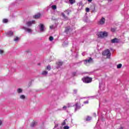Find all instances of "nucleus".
Listing matches in <instances>:
<instances>
[{
    "instance_id": "1",
    "label": "nucleus",
    "mask_w": 129,
    "mask_h": 129,
    "mask_svg": "<svg viewBox=\"0 0 129 129\" xmlns=\"http://www.w3.org/2000/svg\"><path fill=\"white\" fill-rule=\"evenodd\" d=\"M71 52H72V55L75 58L78 57V47L76 46L74 44L73 45V47L71 49Z\"/></svg>"
},
{
    "instance_id": "2",
    "label": "nucleus",
    "mask_w": 129,
    "mask_h": 129,
    "mask_svg": "<svg viewBox=\"0 0 129 129\" xmlns=\"http://www.w3.org/2000/svg\"><path fill=\"white\" fill-rule=\"evenodd\" d=\"M97 35L99 38H104V37H107V32H98Z\"/></svg>"
},
{
    "instance_id": "3",
    "label": "nucleus",
    "mask_w": 129,
    "mask_h": 129,
    "mask_svg": "<svg viewBox=\"0 0 129 129\" xmlns=\"http://www.w3.org/2000/svg\"><path fill=\"white\" fill-rule=\"evenodd\" d=\"M82 81L84 83H90L92 82V78L88 77H85L82 79Z\"/></svg>"
},
{
    "instance_id": "4",
    "label": "nucleus",
    "mask_w": 129,
    "mask_h": 129,
    "mask_svg": "<svg viewBox=\"0 0 129 129\" xmlns=\"http://www.w3.org/2000/svg\"><path fill=\"white\" fill-rule=\"evenodd\" d=\"M102 55L103 56H107V58H110V56L111 55V53H110V51H109V49H107L105 50L104 52L102 53Z\"/></svg>"
},
{
    "instance_id": "5",
    "label": "nucleus",
    "mask_w": 129,
    "mask_h": 129,
    "mask_svg": "<svg viewBox=\"0 0 129 129\" xmlns=\"http://www.w3.org/2000/svg\"><path fill=\"white\" fill-rule=\"evenodd\" d=\"M73 106L75 107V111L76 112L77 110H79V109H80L81 108V106L79 105L78 102L76 103Z\"/></svg>"
},
{
    "instance_id": "6",
    "label": "nucleus",
    "mask_w": 129,
    "mask_h": 129,
    "mask_svg": "<svg viewBox=\"0 0 129 129\" xmlns=\"http://www.w3.org/2000/svg\"><path fill=\"white\" fill-rule=\"evenodd\" d=\"M39 28L40 32H45V26H44V24H40L39 25Z\"/></svg>"
},
{
    "instance_id": "7",
    "label": "nucleus",
    "mask_w": 129,
    "mask_h": 129,
    "mask_svg": "<svg viewBox=\"0 0 129 129\" xmlns=\"http://www.w3.org/2000/svg\"><path fill=\"white\" fill-rule=\"evenodd\" d=\"M92 61H93L92 58L89 57V59L85 60L84 63L85 65H86L88 63H91Z\"/></svg>"
},
{
    "instance_id": "8",
    "label": "nucleus",
    "mask_w": 129,
    "mask_h": 129,
    "mask_svg": "<svg viewBox=\"0 0 129 129\" xmlns=\"http://www.w3.org/2000/svg\"><path fill=\"white\" fill-rule=\"evenodd\" d=\"M33 24H35V20H32L31 21H28L26 23V25L27 27H31Z\"/></svg>"
},
{
    "instance_id": "9",
    "label": "nucleus",
    "mask_w": 129,
    "mask_h": 129,
    "mask_svg": "<svg viewBox=\"0 0 129 129\" xmlns=\"http://www.w3.org/2000/svg\"><path fill=\"white\" fill-rule=\"evenodd\" d=\"M71 31H72V29L70 28V27H68L66 28L64 32L65 33H67V34H68V33H70Z\"/></svg>"
},
{
    "instance_id": "10",
    "label": "nucleus",
    "mask_w": 129,
    "mask_h": 129,
    "mask_svg": "<svg viewBox=\"0 0 129 129\" xmlns=\"http://www.w3.org/2000/svg\"><path fill=\"white\" fill-rule=\"evenodd\" d=\"M6 35L8 37H12V36H13V35H14V32L12 31H9L6 33Z\"/></svg>"
},
{
    "instance_id": "11",
    "label": "nucleus",
    "mask_w": 129,
    "mask_h": 129,
    "mask_svg": "<svg viewBox=\"0 0 129 129\" xmlns=\"http://www.w3.org/2000/svg\"><path fill=\"white\" fill-rule=\"evenodd\" d=\"M111 43L112 44H115L118 43V39L116 38H115L111 40Z\"/></svg>"
},
{
    "instance_id": "12",
    "label": "nucleus",
    "mask_w": 129,
    "mask_h": 129,
    "mask_svg": "<svg viewBox=\"0 0 129 129\" xmlns=\"http://www.w3.org/2000/svg\"><path fill=\"white\" fill-rule=\"evenodd\" d=\"M105 23V19L104 18H102V19L99 21V24L100 25H104V23Z\"/></svg>"
},
{
    "instance_id": "13",
    "label": "nucleus",
    "mask_w": 129,
    "mask_h": 129,
    "mask_svg": "<svg viewBox=\"0 0 129 129\" xmlns=\"http://www.w3.org/2000/svg\"><path fill=\"white\" fill-rule=\"evenodd\" d=\"M62 65H63L62 61H58L57 62V68H60V67H61V66H62Z\"/></svg>"
},
{
    "instance_id": "14",
    "label": "nucleus",
    "mask_w": 129,
    "mask_h": 129,
    "mask_svg": "<svg viewBox=\"0 0 129 129\" xmlns=\"http://www.w3.org/2000/svg\"><path fill=\"white\" fill-rule=\"evenodd\" d=\"M99 88L100 89V90H104L103 88H104V85H103V84L99 83Z\"/></svg>"
},
{
    "instance_id": "15",
    "label": "nucleus",
    "mask_w": 129,
    "mask_h": 129,
    "mask_svg": "<svg viewBox=\"0 0 129 129\" xmlns=\"http://www.w3.org/2000/svg\"><path fill=\"white\" fill-rule=\"evenodd\" d=\"M78 6H79V9H82V8H83V4L82 3V2H80L79 3H78Z\"/></svg>"
},
{
    "instance_id": "16",
    "label": "nucleus",
    "mask_w": 129,
    "mask_h": 129,
    "mask_svg": "<svg viewBox=\"0 0 129 129\" xmlns=\"http://www.w3.org/2000/svg\"><path fill=\"white\" fill-rule=\"evenodd\" d=\"M24 29L26 32H28V33H32V29L30 28H27L26 27H24Z\"/></svg>"
},
{
    "instance_id": "17",
    "label": "nucleus",
    "mask_w": 129,
    "mask_h": 129,
    "mask_svg": "<svg viewBox=\"0 0 129 129\" xmlns=\"http://www.w3.org/2000/svg\"><path fill=\"white\" fill-rule=\"evenodd\" d=\"M37 125V122L34 121L33 122H32L31 124V127H34V126H35V125Z\"/></svg>"
},
{
    "instance_id": "18",
    "label": "nucleus",
    "mask_w": 129,
    "mask_h": 129,
    "mask_svg": "<svg viewBox=\"0 0 129 129\" xmlns=\"http://www.w3.org/2000/svg\"><path fill=\"white\" fill-rule=\"evenodd\" d=\"M63 19L66 20V21H67V20H68V17H67L66 15H65V14L64 13H62L61 14Z\"/></svg>"
},
{
    "instance_id": "19",
    "label": "nucleus",
    "mask_w": 129,
    "mask_h": 129,
    "mask_svg": "<svg viewBox=\"0 0 129 129\" xmlns=\"http://www.w3.org/2000/svg\"><path fill=\"white\" fill-rule=\"evenodd\" d=\"M40 17H41V14H38L37 15H35L33 17L35 19H39V18H40Z\"/></svg>"
},
{
    "instance_id": "20",
    "label": "nucleus",
    "mask_w": 129,
    "mask_h": 129,
    "mask_svg": "<svg viewBox=\"0 0 129 129\" xmlns=\"http://www.w3.org/2000/svg\"><path fill=\"white\" fill-rule=\"evenodd\" d=\"M47 74H48V72L46 71H43L42 73V75H44V76L47 75Z\"/></svg>"
},
{
    "instance_id": "21",
    "label": "nucleus",
    "mask_w": 129,
    "mask_h": 129,
    "mask_svg": "<svg viewBox=\"0 0 129 129\" xmlns=\"http://www.w3.org/2000/svg\"><path fill=\"white\" fill-rule=\"evenodd\" d=\"M73 105H73V103H69L68 104L67 106H68V108H69V107H72L73 106Z\"/></svg>"
},
{
    "instance_id": "22",
    "label": "nucleus",
    "mask_w": 129,
    "mask_h": 129,
    "mask_svg": "<svg viewBox=\"0 0 129 129\" xmlns=\"http://www.w3.org/2000/svg\"><path fill=\"white\" fill-rule=\"evenodd\" d=\"M69 2L71 5H73V4L75 3V0H69Z\"/></svg>"
},
{
    "instance_id": "23",
    "label": "nucleus",
    "mask_w": 129,
    "mask_h": 129,
    "mask_svg": "<svg viewBox=\"0 0 129 129\" xmlns=\"http://www.w3.org/2000/svg\"><path fill=\"white\" fill-rule=\"evenodd\" d=\"M91 117L88 116L86 118V121H89V120H91Z\"/></svg>"
},
{
    "instance_id": "24",
    "label": "nucleus",
    "mask_w": 129,
    "mask_h": 129,
    "mask_svg": "<svg viewBox=\"0 0 129 129\" xmlns=\"http://www.w3.org/2000/svg\"><path fill=\"white\" fill-rule=\"evenodd\" d=\"M51 8L52 9V10H56L57 6H56V5H52L51 6Z\"/></svg>"
},
{
    "instance_id": "25",
    "label": "nucleus",
    "mask_w": 129,
    "mask_h": 129,
    "mask_svg": "<svg viewBox=\"0 0 129 129\" xmlns=\"http://www.w3.org/2000/svg\"><path fill=\"white\" fill-rule=\"evenodd\" d=\"M122 64H121V63H119V64H118L117 66V68L118 69H120L121 67H122Z\"/></svg>"
},
{
    "instance_id": "26",
    "label": "nucleus",
    "mask_w": 129,
    "mask_h": 129,
    "mask_svg": "<svg viewBox=\"0 0 129 129\" xmlns=\"http://www.w3.org/2000/svg\"><path fill=\"white\" fill-rule=\"evenodd\" d=\"M49 41L52 42V41H53L54 40V37H53V36H50L49 38Z\"/></svg>"
},
{
    "instance_id": "27",
    "label": "nucleus",
    "mask_w": 129,
    "mask_h": 129,
    "mask_svg": "<svg viewBox=\"0 0 129 129\" xmlns=\"http://www.w3.org/2000/svg\"><path fill=\"white\" fill-rule=\"evenodd\" d=\"M20 98L21 99H25V98H26V96H25V95H21L20 96Z\"/></svg>"
},
{
    "instance_id": "28",
    "label": "nucleus",
    "mask_w": 129,
    "mask_h": 129,
    "mask_svg": "<svg viewBox=\"0 0 129 129\" xmlns=\"http://www.w3.org/2000/svg\"><path fill=\"white\" fill-rule=\"evenodd\" d=\"M47 70L48 71H50L51 70V66H47L46 68Z\"/></svg>"
},
{
    "instance_id": "29",
    "label": "nucleus",
    "mask_w": 129,
    "mask_h": 129,
    "mask_svg": "<svg viewBox=\"0 0 129 129\" xmlns=\"http://www.w3.org/2000/svg\"><path fill=\"white\" fill-rule=\"evenodd\" d=\"M22 91H23V90H22V89H18L17 90V92L18 93H22Z\"/></svg>"
},
{
    "instance_id": "30",
    "label": "nucleus",
    "mask_w": 129,
    "mask_h": 129,
    "mask_svg": "<svg viewBox=\"0 0 129 129\" xmlns=\"http://www.w3.org/2000/svg\"><path fill=\"white\" fill-rule=\"evenodd\" d=\"M66 15L69 16V10H66L64 11Z\"/></svg>"
},
{
    "instance_id": "31",
    "label": "nucleus",
    "mask_w": 129,
    "mask_h": 129,
    "mask_svg": "<svg viewBox=\"0 0 129 129\" xmlns=\"http://www.w3.org/2000/svg\"><path fill=\"white\" fill-rule=\"evenodd\" d=\"M66 120H67L66 119L63 120V122L61 123L62 125H65V124H66Z\"/></svg>"
},
{
    "instance_id": "32",
    "label": "nucleus",
    "mask_w": 129,
    "mask_h": 129,
    "mask_svg": "<svg viewBox=\"0 0 129 129\" xmlns=\"http://www.w3.org/2000/svg\"><path fill=\"white\" fill-rule=\"evenodd\" d=\"M3 23H8V20L7 19H5L3 20Z\"/></svg>"
},
{
    "instance_id": "33",
    "label": "nucleus",
    "mask_w": 129,
    "mask_h": 129,
    "mask_svg": "<svg viewBox=\"0 0 129 129\" xmlns=\"http://www.w3.org/2000/svg\"><path fill=\"white\" fill-rule=\"evenodd\" d=\"M67 45H68V42H66V41H64L63 43V46H67Z\"/></svg>"
},
{
    "instance_id": "34",
    "label": "nucleus",
    "mask_w": 129,
    "mask_h": 129,
    "mask_svg": "<svg viewBox=\"0 0 129 129\" xmlns=\"http://www.w3.org/2000/svg\"><path fill=\"white\" fill-rule=\"evenodd\" d=\"M68 108V107L67 106H64L63 107H62V109L63 110H66V109Z\"/></svg>"
},
{
    "instance_id": "35",
    "label": "nucleus",
    "mask_w": 129,
    "mask_h": 129,
    "mask_svg": "<svg viewBox=\"0 0 129 129\" xmlns=\"http://www.w3.org/2000/svg\"><path fill=\"white\" fill-rule=\"evenodd\" d=\"M63 129H69L70 128V127L68 125H66V126H63Z\"/></svg>"
},
{
    "instance_id": "36",
    "label": "nucleus",
    "mask_w": 129,
    "mask_h": 129,
    "mask_svg": "<svg viewBox=\"0 0 129 129\" xmlns=\"http://www.w3.org/2000/svg\"><path fill=\"white\" fill-rule=\"evenodd\" d=\"M90 9L88 8H86V12L87 13H89Z\"/></svg>"
},
{
    "instance_id": "37",
    "label": "nucleus",
    "mask_w": 129,
    "mask_h": 129,
    "mask_svg": "<svg viewBox=\"0 0 129 129\" xmlns=\"http://www.w3.org/2000/svg\"><path fill=\"white\" fill-rule=\"evenodd\" d=\"M14 41L17 42V41H19V37H17L15 39H14Z\"/></svg>"
},
{
    "instance_id": "38",
    "label": "nucleus",
    "mask_w": 129,
    "mask_h": 129,
    "mask_svg": "<svg viewBox=\"0 0 129 129\" xmlns=\"http://www.w3.org/2000/svg\"><path fill=\"white\" fill-rule=\"evenodd\" d=\"M111 32H115V28H111Z\"/></svg>"
},
{
    "instance_id": "39",
    "label": "nucleus",
    "mask_w": 129,
    "mask_h": 129,
    "mask_svg": "<svg viewBox=\"0 0 129 129\" xmlns=\"http://www.w3.org/2000/svg\"><path fill=\"white\" fill-rule=\"evenodd\" d=\"M86 52H83L82 53V56H85V55H86Z\"/></svg>"
},
{
    "instance_id": "40",
    "label": "nucleus",
    "mask_w": 129,
    "mask_h": 129,
    "mask_svg": "<svg viewBox=\"0 0 129 129\" xmlns=\"http://www.w3.org/2000/svg\"><path fill=\"white\" fill-rule=\"evenodd\" d=\"M88 102H89V101H88V100H87V101L84 102V103L85 104H88Z\"/></svg>"
},
{
    "instance_id": "41",
    "label": "nucleus",
    "mask_w": 129,
    "mask_h": 129,
    "mask_svg": "<svg viewBox=\"0 0 129 129\" xmlns=\"http://www.w3.org/2000/svg\"><path fill=\"white\" fill-rule=\"evenodd\" d=\"M74 93H75V94H76V93H77V89L74 90Z\"/></svg>"
},
{
    "instance_id": "42",
    "label": "nucleus",
    "mask_w": 129,
    "mask_h": 129,
    "mask_svg": "<svg viewBox=\"0 0 129 129\" xmlns=\"http://www.w3.org/2000/svg\"><path fill=\"white\" fill-rule=\"evenodd\" d=\"M58 125H59V124H55V126H54V128H53V129H55V128H56V127H57L58 126Z\"/></svg>"
},
{
    "instance_id": "43",
    "label": "nucleus",
    "mask_w": 129,
    "mask_h": 129,
    "mask_svg": "<svg viewBox=\"0 0 129 129\" xmlns=\"http://www.w3.org/2000/svg\"><path fill=\"white\" fill-rule=\"evenodd\" d=\"M72 75L73 76H76V72L73 73Z\"/></svg>"
},
{
    "instance_id": "44",
    "label": "nucleus",
    "mask_w": 129,
    "mask_h": 129,
    "mask_svg": "<svg viewBox=\"0 0 129 129\" xmlns=\"http://www.w3.org/2000/svg\"><path fill=\"white\" fill-rule=\"evenodd\" d=\"M50 29H51V30H52V29H53L54 28V26L53 25H51L49 27Z\"/></svg>"
},
{
    "instance_id": "45",
    "label": "nucleus",
    "mask_w": 129,
    "mask_h": 129,
    "mask_svg": "<svg viewBox=\"0 0 129 129\" xmlns=\"http://www.w3.org/2000/svg\"><path fill=\"white\" fill-rule=\"evenodd\" d=\"M3 53H4V50L1 49L0 50V54H3Z\"/></svg>"
},
{
    "instance_id": "46",
    "label": "nucleus",
    "mask_w": 129,
    "mask_h": 129,
    "mask_svg": "<svg viewBox=\"0 0 129 129\" xmlns=\"http://www.w3.org/2000/svg\"><path fill=\"white\" fill-rule=\"evenodd\" d=\"M11 71L12 72H14V71H16V70H15L14 69H12Z\"/></svg>"
},
{
    "instance_id": "47",
    "label": "nucleus",
    "mask_w": 129,
    "mask_h": 129,
    "mask_svg": "<svg viewBox=\"0 0 129 129\" xmlns=\"http://www.w3.org/2000/svg\"><path fill=\"white\" fill-rule=\"evenodd\" d=\"M93 116H94L95 117H96V113H93Z\"/></svg>"
},
{
    "instance_id": "48",
    "label": "nucleus",
    "mask_w": 129,
    "mask_h": 129,
    "mask_svg": "<svg viewBox=\"0 0 129 129\" xmlns=\"http://www.w3.org/2000/svg\"><path fill=\"white\" fill-rule=\"evenodd\" d=\"M88 2L89 3H91V2H92V0H88Z\"/></svg>"
},
{
    "instance_id": "49",
    "label": "nucleus",
    "mask_w": 129,
    "mask_h": 129,
    "mask_svg": "<svg viewBox=\"0 0 129 129\" xmlns=\"http://www.w3.org/2000/svg\"><path fill=\"white\" fill-rule=\"evenodd\" d=\"M92 98H95V96L91 97Z\"/></svg>"
},
{
    "instance_id": "50",
    "label": "nucleus",
    "mask_w": 129,
    "mask_h": 129,
    "mask_svg": "<svg viewBox=\"0 0 129 129\" xmlns=\"http://www.w3.org/2000/svg\"><path fill=\"white\" fill-rule=\"evenodd\" d=\"M2 121H1V120H0V125H2Z\"/></svg>"
},
{
    "instance_id": "51",
    "label": "nucleus",
    "mask_w": 129,
    "mask_h": 129,
    "mask_svg": "<svg viewBox=\"0 0 129 129\" xmlns=\"http://www.w3.org/2000/svg\"><path fill=\"white\" fill-rule=\"evenodd\" d=\"M109 2H111L112 0H108Z\"/></svg>"
},
{
    "instance_id": "52",
    "label": "nucleus",
    "mask_w": 129,
    "mask_h": 129,
    "mask_svg": "<svg viewBox=\"0 0 129 129\" xmlns=\"http://www.w3.org/2000/svg\"><path fill=\"white\" fill-rule=\"evenodd\" d=\"M58 129H62V127H60L59 128H58Z\"/></svg>"
},
{
    "instance_id": "53",
    "label": "nucleus",
    "mask_w": 129,
    "mask_h": 129,
    "mask_svg": "<svg viewBox=\"0 0 129 129\" xmlns=\"http://www.w3.org/2000/svg\"><path fill=\"white\" fill-rule=\"evenodd\" d=\"M38 65H40V63H39Z\"/></svg>"
}]
</instances>
